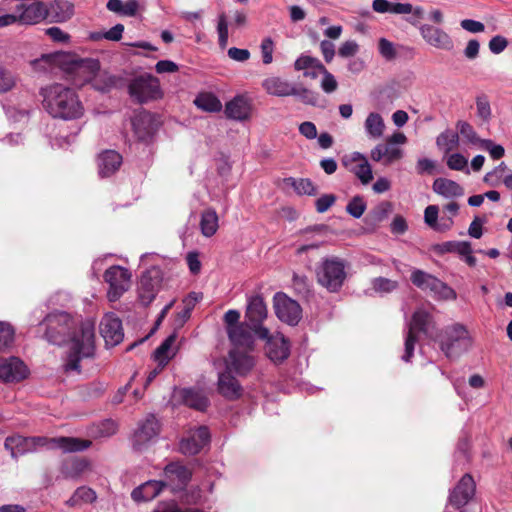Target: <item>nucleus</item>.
<instances>
[{
    "label": "nucleus",
    "instance_id": "a19ab883",
    "mask_svg": "<svg viewBox=\"0 0 512 512\" xmlns=\"http://www.w3.org/2000/svg\"><path fill=\"white\" fill-rule=\"evenodd\" d=\"M118 425L112 419H105L90 428V434L95 438H106L117 432Z\"/></svg>",
    "mask_w": 512,
    "mask_h": 512
},
{
    "label": "nucleus",
    "instance_id": "6e6552de",
    "mask_svg": "<svg viewBox=\"0 0 512 512\" xmlns=\"http://www.w3.org/2000/svg\"><path fill=\"white\" fill-rule=\"evenodd\" d=\"M128 93L138 104L160 99L163 95L158 78L149 73L134 77L128 85Z\"/></svg>",
    "mask_w": 512,
    "mask_h": 512
},
{
    "label": "nucleus",
    "instance_id": "a878e982",
    "mask_svg": "<svg viewBox=\"0 0 512 512\" xmlns=\"http://www.w3.org/2000/svg\"><path fill=\"white\" fill-rule=\"evenodd\" d=\"M61 471L66 478L91 477L92 465L86 459L71 457L63 461Z\"/></svg>",
    "mask_w": 512,
    "mask_h": 512
},
{
    "label": "nucleus",
    "instance_id": "ddd939ff",
    "mask_svg": "<svg viewBox=\"0 0 512 512\" xmlns=\"http://www.w3.org/2000/svg\"><path fill=\"white\" fill-rule=\"evenodd\" d=\"M162 280V270L156 266L151 267L142 274L138 286V295L143 305L147 306L155 299Z\"/></svg>",
    "mask_w": 512,
    "mask_h": 512
},
{
    "label": "nucleus",
    "instance_id": "49530a36",
    "mask_svg": "<svg viewBox=\"0 0 512 512\" xmlns=\"http://www.w3.org/2000/svg\"><path fill=\"white\" fill-rule=\"evenodd\" d=\"M371 285L376 293L383 295L394 291L398 287V282L385 277H377L371 281Z\"/></svg>",
    "mask_w": 512,
    "mask_h": 512
},
{
    "label": "nucleus",
    "instance_id": "4be33fe9",
    "mask_svg": "<svg viewBox=\"0 0 512 512\" xmlns=\"http://www.w3.org/2000/svg\"><path fill=\"white\" fill-rule=\"evenodd\" d=\"M266 341L265 352L268 358L274 363H281L290 355L289 341L282 335L276 334L267 338H262Z\"/></svg>",
    "mask_w": 512,
    "mask_h": 512
},
{
    "label": "nucleus",
    "instance_id": "dca6fc26",
    "mask_svg": "<svg viewBox=\"0 0 512 512\" xmlns=\"http://www.w3.org/2000/svg\"><path fill=\"white\" fill-rule=\"evenodd\" d=\"M274 308L277 317L289 325H296L301 319L300 305L285 294L277 293L275 295Z\"/></svg>",
    "mask_w": 512,
    "mask_h": 512
},
{
    "label": "nucleus",
    "instance_id": "13d9d810",
    "mask_svg": "<svg viewBox=\"0 0 512 512\" xmlns=\"http://www.w3.org/2000/svg\"><path fill=\"white\" fill-rule=\"evenodd\" d=\"M458 128L460 134L467 139L468 142L474 145H480L481 141H483L482 138H480L474 128L467 122H459Z\"/></svg>",
    "mask_w": 512,
    "mask_h": 512
},
{
    "label": "nucleus",
    "instance_id": "1a4fd4ad",
    "mask_svg": "<svg viewBox=\"0 0 512 512\" xmlns=\"http://www.w3.org/2000/svg\"><path fill=\"white\" fill-rule=\"evenodd\" d=\"M434 327L432 316L422 310H416L408 324V331L405 336V352L402 360L409 362L413 356L415 344L417 342V333L422 332L427 337H433L432 329Z\"/></svg>",
    "mask_w": 512,
    "mask_h": 512
},
{
    "label": "nucleus",
    "instance_id": "393cba45",
    "mask_svg": "<svg viewBox=\"0 0 512 512\" xmlns=\"http://www.w3.org/2000/svg\"><path fill=\"white\" fill-rule=\"evenodd\" d=\"M228 338L234 345V348L239 349H252L254 344V333L253 325L249 322L240 323L237 327L229 329Z\"/></svg>",
    "mask_w": 512,
    "mask_h": 512
},
{
    "label": "nucleus",
    "instance_id": "052dcab7",
    "mask_svg": "<svg viewBox=\"0 0 512 512\" xmlns=\"http://www.w3.org/2000/svg\"><path fill=\"white\" fill-rule=\"evenodd\" d=\"M16 84L14 75L0 66V93L10 91Z\"/></svg>",
    "mask_w": 512,
    "mask_h": 512
},
{
    "label": "nucleus",
    "instance_id": "f8f14e48",
    "mask_svg": "<svg viewBox=\"0 0 512 512\" xmlns=\"http://www.w3.org/2000/svg\"><path fill=\"white\" fill-rule=\"evenodd\" d=\"M160 423L153 414H148L138 423L132 437L133 448L137 451L146 449L160 433Z\"/></svg>",
    "mask_w": 512,
    "mask_h": 512
},
{
    "label": "nucleus",
    "instance_id": "8fccbe9b",
    "mask_svg": "<svg viewBox=\"0 0 512 512\" xmlns=\"http://www.w3.org/2000/svg\"><path fill=\"white\" fill-rule=\"evenodd\" d=\"M366 203L363 197L357 195L354 196L346 206V211L352 217L359 219L366 210Z\"/></svg>",
    "mask_w": 512,
    "mask_h": 512
},
{
    "label": "nucleus",
    "instance_id": "c03bdc74",
    "mask_svg": "<svg viewBox=\"0 0 512 512\" xmlns=\"http://www.w3.org/2000/svg\"><path fill=\"white\" fill-rule=\"evenodd\" d=\"M286 181L295 189L299 195H315L317 193V189L310 179H295L291 177L286 179Z\"/></svg>",
    "mask_w": 512,
    "mask_h": 512
},
{
    "label": "nucleus",
    "instance_id": "69168bd1",
    "mask_svg": "<svg viewBox=\"0 0 512 512\" xmlns=\"http://www.w3.org/2000/svg\"><path fill=\"white\" fill-rule=\"evenodd\" d=\"M291 96H296L300 98L303 103L313 106L316 105L318 99L317 93L304 87H296V94H292Z\"/></svg>",
    "mask_w": 512,
    "mask_h": 512
},
{
    "label": "nucleus",
    "instance_id": "e433bc0d",
    "mask_svg": "<svg viewBox=\"0 0 512 512\" xmlns=\"http://www.w3.org/2000/svg\"><path fill=\"white\" fill-rule=\"evenodd\" d=\"M364 128L366 134L373 139H379L383 136L385 130V123L383 117L377 112H371L368 114Z\"/></svg>",
    "mask_w": 512,
    "mask_h": 512
},
{
    "label": "nucleus",
    "instance_id": "f3484780",
    "mask_svg": "<svg viewBox=\"0 0 512 512\" xmlns=\"http://www.w3.org/2000/svg\"><path fill=\"white\" fill-rule=\"evenodd\" d=\"M210 442V432L206 426H199L188 431L187 437L180 442V451L186 455L199 453Z\"/></svg>",
    "mask_w": 512,
    "mask_h": 512
},
{
    "label": "nucleus",
    "instance_id": "9d476101",
    "mask_svg": "<svg viewBox=\"0 0 512 512\" xmlns=\"http://www.w3.org/2000/svg\"><path fill=\"white\" fill-rule=\"evenodd\" d=\"M410 279L416 287L429 291L438 299L455 300L457 298L456 292L451 287L427 272L416 269L411 273Z\"/></svg>",
    "mask_w": 512,
    "mask_h": 512
},
{
    "label": "nucleus",
    "instance_id": "412c9836",
    "mask_svg": "<svg viewBox=\"0 0 512 512\" xmlns=\"http://www.w3.org/2000/svg\"><path fill=\"white\" fill-rule=\"evenodd\" d=\"M423 39L432 47L442 50H452L453 40L444 30L429 24H423L419 28Z\"/></svg>",
    "mask_w": 512,
    "mask_h": 512
},
{
    "label": "nucleus",
    "instance_id": "4468645a",
    "mask_svg": "<svg viewBox=\"0 0 512 512\" xmlns=\"http://www.w3.org/2000/svg\"><path fill=\"white\" fill-rule=\"evenodd\" d=\"M245 317L253 325L254 333L258 338H267L269 330L261 324L267 317V308L261 296H253L249 299Z\"/></svg>",
    "mask_w": 512,
    "mask_h": 512
},
{
    "label": "nucleus",
    "instance_id": "c9c22d12",
    "mask_svg": "<svg viewBox=\"0 0 512 512\" xmlns=\"http://www.w3.org/2000/svg\"><path fill=\"white\" fill-rule=\"evenodd\" d=\"M180 394L184 404L191 408L204 411L208 406V399L201 391L185 388L181 390Z\"/></svg>",
    "mask_w": 512,
    "mask_h": 512
},
{
    "label": "nucleus",
    "instance_id": "c756f323",
    "mask_svg": "<svg viewBox=\"0 0 512 512\" xmlns=\"http://www.w3.org/2000/svg\"><path fill=\"white\" fill-rule=\"evenodd\" d=\"M266 92L273 96L285 97L296 94V86L280 77H268L262 83Z\"/></svg>",
    "mask_w": 512,
    "mask_h": 512
},
{
    "label": "nucleus",
    "instance_id": "603ef678",
    "mask_svg": "<svg viewBox=\"0 0 512 512\" xmlns=\"http://www.w3.org/2000/svg\"><path fill=\"white\" fill-rule=\"evenodd\" d=\"M477 116L483 121H489L492 115L489 99L482 94L476 98Z\"/></svg>",
    "mask_w": 512,
    "mask_h": 512
},
{
    "label": "nucleus",
    "instance_id": "de8ad7c7",
    "mask_svg": "<svg viewBox=\"0 0 512 512\" xmlns=\"http://www.w3.org/2000/svg\"><path fill=\"white\" fill-rule=\"evenodd\" d=\"M321 66H323V64L319 59L305 54H302L300 57H298L294 63L295 70H303L304 72L309 69L319 71Z\"/></svg>",
    "mask_w": 512,
    "mask_h": 512
},
{
    "label": "nucleus",
    "instance_id": "3c124183",
    "mask_svg": "<svg viewBox=\"0 0 512 512\" xmlns=\"http://www.w3.org/2000/svg\"><path fill=\"white\" fill-rule=\"evenodd\" d=\"M319 72L322 74V80H321V83H320V86H321V89L327 93V94H330V93H333L336 91L337 87H338V82L335 78V76L330 73L326 68L325 66H321Z\"/></svg>",
    "mask_w": 512,
    "mask_h": 512
},
{
    "label": "nucleus",
    "instance_id": "f704fd0d",
    "mask_svg": "<svg viewBox=\"0 0 512 512\" xmlns=\"http://www.w3.org/2000/svg\"><path fill=\"white\" fill-rule=\"evenodd\" d=\"M135 135L141 141L149 140L153 135L152 121L149 114H139L132 120Z\"/></svg>",
    "mask_w": 512,
    "mask_h": 512
},
{
    "label": "nucleus",
    "instance_id": "2eb2a0df",
    "mask_svg": "<svg viewBox=\"0 0 512 512\" xmlns=\"http://www.w3.org/2000/svg\"><path fill=\"white\" fill-rule=\"evenodd\" d=\"M343 166L352 172L363 185H367L373 179L370 163L366 156L360 152L346 154L342 158Z\"/></svg>",
    "mask_w": 512,
    "mask_h": 512
},
{
    "label": "nucleus",
    "instance_id": "b1692460",
    "mask_svg": "<svg viewBox=\"0 0 512 512\" xmlns=\"http://www.w3.org/2000/svg\"><path fill=\"white\" fill-rule=\"evenodd\" d=\"M46 19L51 23H64L74 15V5L66 0H54L45 5Z\"/></svg>",
    "mask_w": 512,
    "mask_h": 512
},
{
    "label": "nucleus",
    "instance_id": "f257e3e1",
    "mask_svg": "<svg viewBox=\"0 0 512 512\" xmlns=\"http://www.w3.org/2000/svg\"><path fill=\"white\" fill-rule=\"evenodd\" d=\"M40 325H45V338L54 345L66 344L63 370L81 373V362L95 355V324L90 319H79L64 311L49 313Z\"/></svg>",
    "mask_w": 512,
    "mask_h": 512
},
{
    "label": "nucleus",
    "instance_id": "bf43d9fd",
    "mask_svg": "<svg viewBox=\"0 0 512 512\" xmlns=\"http://www.w3.org/2000/svg\"><path fill=\"white\" fill-rule=\"evenodd\" d=\"M124 31V26L122 24H116L112 28H110L108 31H106L103 34L100 33H94L92 34V39L98 40L100 38H105L110 41H119L122 38V34Z\"/></svg>",
    "mask_w": 512,
    "mask_h": 512
},
{
    "label": "nucleus",
    "instance_id": "39448f33",
    "mask_svg": "<svg viewBox=\"0 0 512 512\" xmlns=\"http://www.w3.org/2000/svg\"><path fill=\"white\" fill-rule=\"evenodd\" d=\"M166 490L187 504L197 503L201 499V492L194 482H142L132 491L131 497L135 502H146Z\"/></svg>",
    "mask_w": 512,
    "mask_h": 512
},
{
    "label": "nucleus",
    "instance_id": "864d4df0",
    "mask_svg": "<svg viewBox=\"0 0 512 512\" xmlns=\"http://www.w3.org/2000/svg\"><path fill=\"white\" fill-rule=\"evenodd\" d=\"M14 341V329L10 324L0 322V351L10 347Z\"/></svg>",
    "mask_w": 512,
    "mask_h": 512
},
{
    "label": "nucleus",
    "instance_id": "58836bf2",
    "mask_svg": "<svg viewBox=\"0 0 512 512\" xmlns=\"http://www.w3.org/2000/svg\"><path fill=\"white\" fill-rule=\"evenodd\" d=\"M219 219L216 211L214 209H206L202 212L200 228L201 233L205 237L213 236L219 227Z\"/></svg>",
    "mask_w": 512,
    "mask_h": 512
},
{
    "label": "nucleus",
    "instance_id": "6e6d98bb",
    "mask_svg": "<svg viewBox=\"0 0 512 512\" xmlns=\"http://www.w3.org/2000/svg\"><path fill=\"white\" fill-rule=\"evenodd\" d=\"M217 33H218V43L219 46L224 49L226 48L228 44V22L226 19L225 14H220L218 16V23H217Z\"/></svg>",
    "mask_w": 512,
    "mask_h": 512
},
{
    "label": "nucleus",
    "instance_id": "bb28decb",
    "mask_svg": "<svg viewBox=\"0 0 512 512\" xmlns=\"http://www.w3.org/2000/svg\"><path fill=\"white\" fill-rule=\"evenodd\" d=\"M242 387L238 380L231 375V371L225 370L218 376V392L227 400H236L242 395Z\"/></svg>",
    "mask_w": 512,
    "mask_h": 512
},
{
    "label": "nucleus",
    "instance_id": "9b49d317",
    "mask_svg": "<svg viewBox=\"0 0 512 512\" xmlns=\"http://www.w3.org/2000/svg\"><path fill=\"white\" fill-rule=\"evenodd\" d=\"M131 273L128 269L114 265L104 273V280L109 285L107 297L110 302L117 301L131 285Z\"/></svg>",
    "mask_w": 512,
    "mask_h": 512
},
{
    "label": "nucleus",
    "instance_id": "774afa93",
    "mask_svg": "<svg viewBox=\"0 0 512 512\" xmlns=\"http://www.w3.org/2000/svg\"><path fill=\"white\" fill-rule=\"evenodd\" d=\"M392 212V204L388 201L381 202L373 210V217L376 221L381 222Z\"/></svg>",
    "mask_w": 512,
    "mask_h": 512
},
{
    "label": "nucleus",
    "instance_id": "0eeeda50",
    "mask_svg": "<svg viewBox=\"0 0 512 512\" xmlns=\"http://www.w3.org/2000/svg\"><path fill=\"white\" fill-rule=\"evenodd\" d=\"M441 351L447 358H458L471 347L472 339L462 324L456 323L445 327L439 335Z\"/></svg>",
    "mask_w": 512,
    "mask_h": 512
},
{
    "label": "nucleus",
    "instance_id": "7ed1b4c3",
    "mask_svg": "<svg viewBox=\"0 0 512 512\" xmlns=\"http://www.w3.org/2000/svg\"><path fill=\"white\" fill-rule=\"evenodd\" d=\"M40 95L43 97V107L53 118L70 121L84 115V106L73 88L54 83L41 88Z\"/></svg>",
    "mask_w": 512,
    "mask_h": 512
},
{
    "label": "nucleus",
    "instance_id": "0e129e2a",
    "mask_svg": "<svg viewBox=\"0 0 512 512\" xmlns=\"http://www.w3.org/2000/svg\"><path fill=\"white\" fill-rule=\"evenodd\" d=\"M260 49L263 63L270 64L273 61V40L270 37L264 38L261 42Z\"/></svg>",
    "mask_w": 512,
    "mask_h": 512
},
{
    "label": "nucleus",
    "instance_id": "4c0bfd02",
    "mask_svg": "<svg viewBox=\"0 0 512 512\" xmlns=\"http://www.w3.org/2000/svg\"><path fill=\"white\" fill-rule=\"evenodd\" d=\"M164 475L168 480H190L193 476L191 468L179 461L167 464Z\"/></svg>",
    "mask_w": 512,
    "mask_h": 512
},
{
    "label": "nucleus",
    "instance_id": "ea45409f",
    "mask_svg": "<svg viewBox=\"0 0 512 512\" xmlns=\"http://www.w3.org/2000/svg\"><path fill=\"white\" fill-rule=\"evenodd\" d=\"M194 104L201 110L206 112H219L222 109L220 100L212 93H201L195 100Z\"/></svg>",
    "mask_w": 512,
    "mask_h": 512
},
{
    "label": "nucleus",
    "instance_id": "a211bd4d",
    "mask_svg": "<svg viewBox=\"0 0 512 512\" xmlns=\"http://www.w3.org/2000/svg\"><path fill=\"white\" fill-rule=\"evenodd\" d=\"M255 366V358L247 349L233 348L226 360V369L239 376H246Z\"/></svg>",
    "mask_w": 512,
    "mask_h": 512
},
{
    "label": "nucleus",
    "instance_id": "7c9ffc66",
    "mask_svg": "<svg viewBox=\"0 0 512 512\" xmlns=\"http://www.w3.org/2000/svg\"><path fill=\"white\" fill-rule=\"evenodd\" d=\"M251 106L243 96H236L225 105V114L228 118L243 121L249 118Z\"/></svg>",
    "mask_w": 512,
    "mask_h": 512
},
{
    "label": "nucleus",
    "instance_id": "f03ea898",
    "mask_svg": "<svg viewBox=\"0 0 512 512\" xmlns=\"http://www.w3.org/2000/svg\"><path fill=\"white\" fill-rule=\"evenodd\" d=\"M90 440H82L73 437L47 438L44 436L24 437L21 435L8 436L4 441V447L10 452L13 459L20 456L35 453L40 448L61 449L63 452H79L89 448Z\"/></svg>",
    "mask_w": 512,
    "mask_h": 512
},
{
    "label": "nucleus",
    "instance_id": "6ab92c4d",
    "mask_svg": "<svg viewBox=\"0 0 512 512\" xmlns=\"http://www.w3.org/2000/svg\"><path fill=\"white\" fill-rule=\"evenodd\" d=\"M28 373L24 362L17 357L0 360V379L5 383L20 382L28 376Z\"/></svg>",
    "mask_w": 512,
    "mask_h": 512
},
{
    "label": "nucleus",
    "instance_id": "680f3d73",
    "mask_svg": "<svg viewBox=\"0 0 512 512\" xmlns=\"http://www.w3.org/2000/svg\"><path fill=\"white\" fill-rule=\"evenodd\" d=\"M385 165H390L403 157L402 149L389 144H384Z\"/></svg>",
    "mask_w": 512,
    "mask_h": 512
},
{
    "label": "nucleus",
    "instance_id": "473e14b6",
    "mask_svg": "<svg viewBox=\"0 0 512 512\" xmlns=\"http://www.w3.org/2000/svg\"><path fill=\"white\" fill-rule=\"evenodd\" d=\"M439 207L437 205H429L424 211L425 223L435 231L444 232L449 230L453 225V220L448 217L446 220L443 219L440 223L438 220Z\"/></svg>",
    "mask_w": 512,
    "mask_h": 512
},
{
    "label": "nucleus",
    "instance_id": "09e8293b",
    "mask_svg": "<svg viewBox=\"0 0 512 512\" xmlns=\"http://www.w3.org/2000/svg\"><path fill=\"white\" fill-rule=\"evenodd\" d=\"M175 339H176L175 334L168 336L162 342V344L155 350V352H154L155 359L159 362V364L161 366H165L169 362L170 357L167 355V353L170 350Z\"/></svg>",
    "mask_w": 512,
    "mask_h": 512
},
{
    "label": "nucleus",
    "instance_id": "cd10ccee",
    "mask_svg": "<svg viewBox=\"0 0 512 512\" xmlns=\"http://www.w3.org/2000/svg\"><path fill=\"white\" fill-rule=\"evenodd\" d=\"M475 493V482H458L450 492L449 502L456 508L460 509L474 498Z\"/></svg>",
    "mask_w": 512,
    "mask_h": 512
},
{
    "label": "nucleus",
    "instance_id": "4d7b16f0",
    "mask_svg": "<svg viewBox=\"0 0 512 512\" xmlns=\"http://www.w3.org/2000/svg\"><path fill=\"white\" fill-rule=\"evenodd\" d=\"M468 160L460 153H454L448 156L447 158V166L451 170L455 171H465L467 174L469 173V169L467 168Z\"/></svg>",
    "mask_w": 512,
    "mask_h": 512
},
{
    "label": "nucleus",
    "instance_id": "e2e57ef3",
    "mask_svg": "<svg viewBox=\"0 0 512 512\" xmlns=\"http://www.w3.org/2000/svg\"><path fill=\"white\" fill-rule=\"evenodd\" d=\"M153 512H204L197 508L181 509L174 501L160 502Z\"/></svg>",
    "mask_w": 512,
    "mask_h": 512
},
{
    "label": "nucleus",
    "instance_id": "79ce46f5",
    "mask_svg": "<svg viewBox=\"0 0 512 512\" xmlns=\"http://www.w3.org/2000/svg\"><path fill=\"white\" fill-rule=\"evenodd\" d=\"M436 144L439 148L448 153L457 148L459 144V136L452 130H445L437 137Z\"/></svg>",
    "mask_w": 512,
    "mask_h": 512
},
{
    "label": "nucleus",
    "instance_id": "c85d7f7f",
    "mask_svg": "<svg viewBox=\"0 0 512 512\" xmlns=\"http://www.w3.org/2000/svg\"><path fill=\"white\" fill-rule=\"evenodd\" d=\"M122 164V156L114 151L107 150L101 153L98 157V169L99 175L104 177H109L114 174Z\"/></svg>",
    "mask_w": 512,
    "mask_h": 512
},
{
    "label": "nucleus",
    "instance_id": "a18cd8bd",
    "mask_svg": "<svg viewBox=\"0 0 512 512\" xmlns=\"http://www.w3.org/2000/svg\"><path fill=\"white\" fill-rule=\"evenodd\" d=\"M441 252L457 253L459 255L468 254L472 251L471 244L467 241H447L440 245Z\"/></svg>",
    "mask_w": 512,
    "mask_h": 512
},
{
    "label": "nucleus",
    "instance_id": "aec40b11",
    "mask_svg": "<svg viewBox=\"0 0 512 512\" xmlns=\"http://www.w3.org/2000/svg\"><path fill=\"white\" fill-rule=\"evenodd\" d=\"M99 328L107 345L114 346L123 340L122 322L115 314H106L102 318Z\"/></svg>",
    "mask_w": 512,
    "mask_h": 512
},
{
    "label": "nucleus",
    "instance_id": "37998d69",
    "mask_svg": "<svg viewBox=\"0 0 512 512\" xmlns=\"http://www.w3.org/2000/svg\"><path fill=\"white\" fill-rule=\"evenodd\" d=\"M96 497V492L93 489L87 486H81L75 491L67 503L71 506L81 503H92L96 500Z\"/></svg>",
    "mask_w": 512,
    "mask_h": 512
},
{
    "label": "nucleus",
    "instance_id": "5701e85b",
    "mask_svg": "<svg viewBox=\"0 0 512 512\" xmlns=\"http://www.w3.org/2000/svg\"><path fill=\"white\" fill-rule=\"evenodd\" d=\"M16 13L21 24H36L46 19L45 4L36 0L29 4L17 5Z\"/></svg>",
    "mask_w": 512,
    "mask_h": 512
},
{
    "label": "nucleus",
    "instance_id": "338daca9",
    "mask_svg": "<svg viewBox=\"0 0 512 512\" xmlns=\"http://www.w3.org/2000/svg\"><path fill=\"white\" fill-rule=\"evenodd\" d=\"M378 49L379 53L386 60H393L396 57V50L394 48V44L385 38H381L379 40Z\"/></svg>",
    "mask_w": 512,
    "mask_h": 512
},
{
    "label": "nucleus",
    "instance_id": "423d86ee",
    "mask_svg": "<svg viewBox=\"0 0 512 512\" xmlns=\"http://www.w3.org/2000/svg\"><path fill=\"white\" fill-rule=\"evenodd\" d=\"M347 262L336 256L323 258L316 267L317 282L331 293L338 292L347 277Z\"/></svg>",
    "mask_w": 512,
    "mask_h": 512
},
{
    "label": "nucleus",
    "instance_id": "5fc2aeb1",
    "mask_svg": "<svg viewBox=\"0 0 512 512\" xmlns=\"http://www.w3.org/2000/svg\"><path fill=\"white\" fill-rule=\"evenodd\" d=\"M479 147L487 151L494 160L502 158L505 154L504 147L500 144L494 143L491 139H483Z\"/></svg>",
    "mask_w": 512,
    "mask_h": 512
},
{
    "label": "nucleus",
    "instance_id": "2f4dec72",
    "mask_svg": "<svg viewBox=\"0 0 512 512\" xmlns=\"http://www.w3.org/2000/svg\"><path fill=\"white\" fill-rule=\"evenodd\" d=\"M433 191L444 198L451 199L464 195V188L457 182L447 178H437L432 185Z\"/></svg>",
    "mask_w": 512,
    "mask_h": 512
},
{
    "label": "nucleus",
    "instance_id": "72a5a7b5",
    "mask_svg": "<svg viewBox=\"0 0 512 512\" xmlns=\"http://www.w3.org/2000/svg\"><path fill=\"white\" fill-rule=\"evenodd\" d=\"M372 8L378 13L410 14L413 11L410 3H394L388 0H373Z\"/></svg>",
    "mask_w": 512,
    "mask_h": 512
},
{
    "label": "nucleus",
    "instance_id": "20e7f679",
    "mask_svg": "<svg viewBox=\"0 0 512 512\" xmlns=\"http://www.w3.org/2000/svg\"><path fill=\"white\" fill-rule=\"evenodd\" d=\"M59 63L66 65L65 70L71 74L76 86L92 82L100 70V63L93 58H77L71 55H43L35 59L32 65L35 70H47V65Z\"/></svg>",
    "mask_w": 512,
    "mask_h": 512
}]
</instances>
